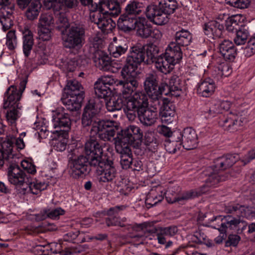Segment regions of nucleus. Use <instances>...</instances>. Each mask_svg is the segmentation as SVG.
<instances>
[{"instance_id":"f257e3e1","label":"nucleus","mask_w":255,"mask_h":255,"mask_svg":"<svg viewBox=\"0 0 255 255\" xmlns=\"http://www.w3.org/2000/svg\"><path fill=\"white\" fill-rule=\"evenodd\" d=\"M239 159V156L237 154H227L215 159L214 164L205 171L208 177L202 187V192L205 193L208 191L206 187H214L219 182L228 179L229 175L227 173L223 174L220 171L232 167Z\"/></svg>"},{"instance_id":"f03ea898","label":"nucleus","mask_w":255,"mask_h":255,"mask_svg":"<svg viewBox=\"0 0 255 255\" xmlns=\"http://www.w3.org/2000/svg\"><path fill=\"white\" fill-rule=\"evenodd\" d=\"M85 30L84 26L79 24H73L66 30L63 36V44L65 47L70 49L79 48L84 40Z\"/></svg>"},{"instance_id":"7ed1b4c3","label":"nucleus","mask_w":255,"mask_h":255,"mask_svg":"<svg viewBox=\"0 0 255 255\" xmlns=\"http://www.w3.org/2000/svg\"><path fill=\"white\" fill-rule=\"evenodd\" d=\"M143 88L149 98L150 102L153 103L155 107L159 106L161 95L164 93L163 84L158 86L157 76L155 74L146 75Z\"/></svg>"},{"instance_id":"20e7f679","label":"nucleus","mask_w":255,"mask_h":255,"mask_svg":"<svg viewBox=\"0 0 255 255\" xmlns=\"http://www.w3.org/2000/svg\"><path fill=\"white\" fill-rule=\"evenodd\" d=\"M123 81L118 82L119 86L122 88L121 96L125 100L128 99L133 92L138 87V83L134 77L135 72L131 71L128 67H125L121 72Z\"/></svg>"},{"instance_id":"39448f33","label":"nucleus","mask_w":255,"mask_h":255,"mask_svg":"<svg viewBox=\"0 0 255 255\" xmlns=\"http://www.w3.org/2000/svg\"><path fill=\"white\" fill-rule=\"evenodd\" d=\"M123 81L118 82L119 86L122 88L121 96L125 100L128 99L133 92L138 87V83L134 77L135 72L131 71L128 67H125L121 72Z\"/></svg>"},{"instance_id":"423d86ee","label":"nucleus","mask_w":255,"mask_h":255,"mask_svg":"<svg viewBox=\"0 0 255 255\" xmlns=\"http://www.w3.org/2000/svg\"><path fill=\"white\" fill-rule=\"evenodd\" d=\"M115 124V122L113 121H99L96 126L91 128V131L93 135H98L100 139L104 141H111L115 139L114 136L117 131Z\"/></svg>"},{"instance_id":"0eeeda50","label":"nucleus","mask_w":255,"mask_h":255,"mask_svg":"<svg viewBox=\"0 0 255 255\" xmlns=\"http://www.w3.org/2000/svg\"><path fill=\"white\" fill-rule=\"evenodd\" d=\"M90 159L87 156L80 155L71 159L69 162V173L74 178L83 177L90 170Z\"/></svg>"},{"instance_id":"6e6552de","label":"nucleus","mask_w":255,"mask_h":255,"mask_svg":"<svg viewBox=\"0 0 255 255\" xmlns=\"http://www.w3.org/2000/svg\"><path fill=\"white\" fill-rule=\"evenodd\" d=\"M144 47L142 45H136L132 46L129 55L127 56L126 61L127 65L131 71L135 72L138 66L142 63L145 64L146 59Z\"/></svg>"},{"instance_id":"1a4fd4ad","label":"nucleus","mask_w":255,"mask_h":255,"mask_svg":"<svg viewBox=\"0 0 255 255\" xmlns=\"http://www.w3.org/2000/svg\"><path fill=\"white\" fill-rule=\"evenodd\" d=\"M113 164L112 160L103 159L98 162L97 165L92 166L96 168V173L99 176L100 182H110L115 178L117 171Z\"/></svg>"},{"instance_id":"9d476101","label":"nucleus","mask_w":255,"mask_h":255,"mask_svg":"<svg viewBox=\"0 0 255 255\" xmlns=\"http://www.w3.org/2000/svg\"><path fill=\"white\" fill-rule=\"evenodd\" d=\"M121 132V134L118 135L115 143H121V145L129 147L134 141L140 140L142 137L140 128L134 125L128 126Z\"/></svg>"},{"instance_id":"9b49d317","label":"nucleus","mask_w":255,"mask_h":255,"mask_svg":"<svg viewBox=\"0 0 255 255\" xmlns=\"http://www.w3.org/2000/svg\"><path fill=\"white\" fill-rule=\"evenodd\" d=\"M174 138L179 139L181 145L187 150L195 148L198 142L196 131L191 128H186L182 131H174Z\"/></svg>"},{"instance_id":"f8f14e48","label":"nucleus","mask_w":255,"mask_h":255,"mask_svg":"<svg viewBox=\"0 0 255 255\" xmlns=\"http://www.w3.org/2000/svg\"><path fill=\"white\" fill-rule=\"evenodd\" d=\"M85 152L87 157L90 159L91 165H97L98 162L103 160L102 155L103 150L102 145L97 140L89 139L85 144Z\"/></svg>"},{"instance_id":"ddd939ff","label":"nucleus","mask_w":255,"mask_h":255,"mask_svg":"<svg viewBox=\"0 0 255 255\" xmlns=\"http://www.w3.org/2000/svg\"><path fill=\"white\" fill-rule=\"evenodd\" d=\"M7 176L9 182L17 187H21L25 183L27 184L25 173L16 164H12L8 168Z\"/></svg>"},{"instance_id":"4468645a","label":"nucleus","mask_w":255,"mask_h":255,"mask_svg":"<svg viewBox=\"0 0 255 255\" xmlns=\"http://www.w3.org/2000/svg\"><path fill=\"white\" fill-rule=\"evenodd\" d=\"M145 14L148 19L157 25H162L169 21L167 15L159 5H149L147 6Z\"/></svg>"},{"instance_id":"2eb2a0df","label":"nucleus","mask_w":255,"mask_h":255,"mask_svg":"<svg viewBox=\"0 0 255 255\" xmlns=\"http://www.w3.org/2000/svg\"><path fill=\"white\" fill-rule=\"evenodd\" d=\"M151 108H140L138 111V118L140 122L143 125L146 126H151L153 125L158 119V112L157 109L158 106H154L153 103H151Z\"/></svg>"},{"instance_id":"dca6fc26","label":"nucleus","mask_w":255,"mask_h":255,"mask_svg":"<svg viewBox=\"0 0 255 255\" xmlns=\"http://www.w3.org/2000/svg\"><path fill=\"white\" fill-rule=\"evenodd\" d=\"M160 100L158 107L162 104L160 112L161 121L165 123H171L175 114V106L167 99L161 97Z\"/></svg>"},{"instance_id":"f3484780","label":"nucleus","mask_w":255,"mask_h":255,"mask_svg":"<svg viewBox=\"0 0 255 255\" xmlns=\"http://www.w3.org/2000/svg\"><path fill=\"white\" fill-rule=\"evenodd\" d=\"M243 121L242 118L237 114L230 113L226 117L220 120L219 125L224 127L225 129L234 131L238 129L243 126Z\"/></svg>"},{"instance_id":"a211bd4d","label":"nucleus","mask_w":255,"mask_h":255,"mask_svg":"<svg viewBox=\"0 0 255 255\" xmlns=\"http://www.w3.org/2000/svg\"><path fill=\"white\" fill-rule=\"evenodd\" d=\"M181 79L176 75L172 76L169 80V84H163L164 94L177 97L180 96L182 87Z\"/></svg>"},{"instance_id":"6ab92c4d","label":"nucleus","mask_w":255,"mask_h":255,"mask_svg":"<svg viewBox=\"0 0 255 255\" xmlns=\"http://www.w3.org/2000/svg\"><path fill=\"white\" fill-rule=\"evenodd\" d=\"M124 206H116L110 208L105 215L109 216L106 218V223L108 226H118L124 227V223L127 221L126 218L120 219L117 217L119 212L124 209Z\"/></svg>"},{"instance_id":"aec40b11","label":"nucleus","mask_w":255,"mask_h":255,"mask_svg":"<svg viewBox=\"0 0 255 255\" xmlns=\"http://www.w3.org/2000/svg\"><path fill=\"white\" fill-rule=\"evenodd\" d=\"M138 21V17L124 13L122 14L118 21V26L124 31H130L136 28Z\"/></svg>"},{"instance_id":"412c9836","label":"nucleus","mask_w":255,"mask_h":255,"mask_svg":"<svg viewBox=\"0 0 255 255\" xmlns=\"http://www.w3.org/2000/svg\"><path fill=\"white\" fill-rule=\"evenodd\" d=\"M125 102L129 108L134 107L137 109L147 108L148 104L147 96L141 92H135Z\"/></svg>"},{"instance_id":"4be33fe9","label":"nucleus","mask_w":255,"mask_h":255,"mask_svg":"<svg viewBox=\"0 0 255 255\" xmlns=\"http://www.w3.org/2000/svg\"><path fill=\"white\" fill-rule=\"evenodd\" d=\"M115 148L117 152L121 154V165L123 169L130 168L132 158L130 147L121 145V143H115Z\"/></svg>"},{"instance_id":"5701e85b","label":"nucleus","mask_w":255,"mask_h":255,"mask_svg":"<svg viewBox=\"0 0 255 255\" xmlns=\"http://www.w3.org/2000/svg\"><path fill=\"white\" fill-rule=\"evenodd\" d=\"M6 99L3 104V108L8 109L10 107H18V102L20 100L21 93L18 92L16 87L11 86L5 93Z\"/></svg>"},{"instance_id":"b1692460","label":"nucleus","mask_w":255,"mask_h":255,"mask_svg":"<svg viewBox=\"0 0 255 255\" xmlns=\"http://www.w3.org/2000/svg\"><path fill=\"white\" fill-rule=\"evenodd\" d=\"M94 62L97 67L104 71L111 70L110 57L103 51L97 50L95 53Z\"/></svg>"},{"instance_id":"393cba45","label":"nucleus","mask_w":255,"mask_h":255,"mask_svg":"<svg viewBox=\"0 0 255 255\" xmlns=\"http://www.w3.org/2000/svg\"><path fill=\"white\" fill-rule=\"evenodd\" d=\"M219 50L225 59L233 60L236 56L237 52L234 44L229 40H224L220 44Z\"/></svg>"},{"instance_id":"a878e982","label":"nucleus","mask_w":255,"mask_h":255,"mask_svg":"<svg viewBox=\"0 0 255 255\" xmlns=\"http://www.w3.org/2000/svg\"><path fill=\"white\" fill-rule=\"evenodd\" d=\"M216 85L213 80L207 78L202 81L198 85V94L204 97H209L215 92Z\"/></svg>"},{"instance_id":"bb28decb","label":"nucleus","mask_w":255,"mask_h":255,"mask_svg":"<svg viewBox=\"0 0 255 255\" xmlns=\"http://www.w3.org/2000/svg\"><path fill=\"white\" fill-rule=\"evenodd\" d=\"M155 67L159 72L165 74H168L173 69L174 64L162 54L158 56L155 60Z\"/></svg>"},{"instance_id":"cd10ccee","label":"nucleus","mask_w":255,"mask_h":255,"mask_svg":"<svg viewBox=\"0 0 255 255\" xmlns=\"http://www.w3.org/2000/svg\"><path fill=\"white\" fill-rule=\"evenodd\" d=\"M164 55L174 65L178 63L182 58L181 47L174 42H171L169 44Z\"/></svg>"},{"instance_id":"c85d7f7f","label":"nucleus","mask_w":255,"mask_h":255,"mask_svg":"<svg viewBox=\"0 0 255 255\" xmlns=\"http://www.w3.org/2000/svg\"><path fill=\"white\" fill-rule=\"evenodd\" d=\"M224 26L217 21H211L204 25V30L205 34L212 36L213 38L220 37L224 30Z\"/></svg>"},{"instance_id":"c756f323","label":"nucleus","mask_w":255,"mask_h":255,"mask_svg":"<svg viewBox=\"0 0 255 255\" xmlns=\"http://www.w3.org/2000/svg\"><path fill=\"white\" fill-rule=\"evenodd\" d=\"M84 98L74 96L66 95L61 98L62 103L65 108L70 111L79 110L81 107V103Z\"/></svg>"},{"instance_id":"7c9ffc66","label":"nucleus","mask_w":255,"mask_h":255,"mask_svg":"<svg viewBox=\"0 0 255 255\" xmlns=\"http://www.w3.org/2000/svg\"><path fill=\"white\" fill-rule=\"evenodd\" d=\"M101 8L104 14L113 16H118L121 12L119 3L115 0H107L102 2Z\"/></svg>"},{"instance_id":"2f4dec72","label":"nucleus","mask_w":255,"mask_h":255,"mask_svg":"<svg viewBox=\"0 0 255 255\" xmlns=\"http://www.w3.org/2000/svg\"><path fill=\"white\" fill-rule=\"evenodd\" d=\"M226 222L223 223L219 228L221 234H225L228 231L236 230L242 220L240 217L235 218L231 216L225 217Z\"/></svg>"},{"instance_id":"473e14b6","label":"nucleus","mask_w":255,"mask_h":255,"mask_svg":"<svg viewBox=\"0 0 255 255\" xmlns=\"http://www.w3.org/2000/svg\"><path fill=\"white\" fill-rule=\"evenodd\" d=\"M134 30L136 31L138 36L143 38L149 37L152 33L151 27L147 24L145 18L141 17H138V21Z\"/></svg>"},{"instance_id":"72a5a7b5","label":"nucleus","mask_w":255,"mask_h":255,"mask_svg":"<svg viewBox=\"0 0 255 255\" xmlns=\"http://www.w3.org/2000/svg\"><path fill=\"white\" fill-rule=\"evenodd\" d=\"M64 90L66 91L67 95L84 97L83 88L76 80L68 81Z\"/></svg>"},{"instance_id":"f704fd0d","label":"nucleus","mask_w":255,"mask_h":255,"mask_svg":"<svg viewBox=\"0 0 255 255\" xmlns=\"http://www.w3.org/2000/svg\"><path fill=\"white\" fill-rule=\"evenodd\" d=\"M170 190L168 191L166 198L168 202L172 203L177 202L182 204L184 201L191 199L197 196V192L193 190L186 191L179 195H172V197H170Z\"/></svg>"},{"instance_id":"c9c22d12","label":"nucleus","mask_w":255,"mask_h":255,"mask_svg":"<svg viewBox=\"0 0 255 255\" xmlns=\"http://www.w3.org/2000/svg\"><path fill=\"white\" fill-rule=\"evenodd\" d=\"M127 49L128 46L120 41L111 43L108 48L110 54L115 58L119 57L125 54Z\"/></svg>"},{"instance_id":"e433bc0d","label":"nucleus","mask_w":255,"mask_h":255,"mask_svg":"<svg viewBox=\"0 0 255 255\" xmlns=\"http://www.w3.org/2000/svg\"><path fill=\"white\" fill-rule=\"evenodd\" d=\"M144 47L145 54L146 58V64L153 63L157 58V55L159 53V48L153 43H149L143 45Z\"/></svg>"},{"instance_id":"4c0bfd02","label":"nucleus","mask_w":255,"mask_h":255,"mask_svg":"<svg viewBox=\"0 0 255 255\" xmlns=\"http://www.w3.org/2000/svg\"><path fill=\"white\" fill-rule=\"evenodd\" d=\"M23 51L24 55L28 57L33 45V35L31 31L28 28H25L23 32Z\"/></svg>"},{"instance_id":"58836bf2","label":"nucleus","mask_w":255,"mask_h":255,"mask_svg":"<svg viewBox=\"0 0 255 255\" xmlns=\"http://www.w3.org/2000/svg\"><path fill=\"white\" fill-rule=\"evenodd\" d=\"M175 43L180 46H186L188 45L192 39L191 33L187 30L182 29L176 32Z\"/></svg>"},{"instance_id":"ea45409f","label":"nucleus","mask_w":255,"mask_h":255,"mask_svg":"<svg viewBox=\"0 0 255 255\" xmlns=\"http://www.w3.org/2000/svg\"><path fill=\"white\" fill-rule=\"evenodd\" d=\"M41 7V5L38 0L32 1L25 12L26 17L30 20L36 19L39 14Z\"/></svg>"},{"instance_id":"a19ab883","label":"nucleus","mask_w":255,"mask_h":255,"mask_svg":"<svg viewBox=\"0 0 255 255\" xmlns=\"http://www.w3.org/2000/svg\"><path fill=\"white\" fill-rule=\"evenodd\" d=\"M145 5L138 1H130L125 8V13L135 16L144 9Z\"/></svg>"},{"instance_id":"79ce46f5","label":"nucleus","mask_w":255,"mask_h":255,"mask_svg":"<svg viewBox=\"0 0 255 255\" xmlns=\"http://www.w3.org/2000/svg\"><path fill=\"white\" fill-rule=\"evenodd\" d=\"M65 214V211L61 208H57L53 209H45L43 212H41L38 216H41L39 218L40 220H43L46 218H49L51 219H58L59 217Z\"/></svg>"},{"instance_id":"37998d69","label":"nucleus","mask_w":255,"mask_h":255,"mask_svg":"<svg viewBox=\"0 0 255 255\" xmlns=\"http://www.w3.org/2000/svg\"><path fill=\"white\" fill-rule=\"evenodd\" d=\"M95 93L99 98H106L111 94L112 90L108 87L104 85L100 81L95 82L94 85Z\"/></svg>"},{"instance_id":"c03bdc74","label":"nucleus","mask_w":255,"mask_h":255,"mask_svg":"<svg viewBox=\"0 0 255 255\" xmlns=\"http://www.w3.org/2000/svg\"><path fill=\"white\" fill-rule=\"evenodd\" d=\"M158 5L168 16L173 13L177 7V3L175 0H161Z\"/></svg>"},{"instance_id":"a18cd8bd","label":"nucleus","mask_w":255,"mask_h":255,"mask_svg":"<svg viewBox=\"0 0 255 255\" xmlns=\"http://www.w3.org/2000/svg\"><path fill=\"white\" fill-rule=\"evenodd\" d=\"M164 146L166 150L169 153H175L177 149H179L181 146V142L179 139L174 138V132L171 139H167L165 141Z\"/></svg>"},{"instance_id":"49530a36","label":"nucleus","mask_w":255,"mask_h":255,"mask_svg":"<svg viewBox=\"0 0 255 255\" xmlns=\"http://www.w3.org/2000/svg\"><path fill=\"white\" fill-rule=\"evenodd\" d=\"M105 14L103 13L102 18L99 21L97 26L102 31L109 32L113 30L116 24L111 18L106 17Z\"/></svg>"},{"instance_id":"de8ad7c7","label":"nucleus","mask_w":255,"mask_h":255,"mask_svg":"<svg viewBox=\"0 0 255 255\" xmlns=\"http://www.w3.org/2000/svg\"><path fill=\"white\" fill-rule=\"evenodd\" d=\"M126 103L125 100L123 98H111L106 103L107 109L109 111L114 112L121 110Z\"/></svg>"},{"instance_id":"09e8293b","label":"nucleus","mask_w":255,"mask_h":255,"mask_svg":"<svg viewBox=\"0 0 255 255\" xmlns=\"http://www.w3.org/2000/svg\"><path fill=\"white\" fill-rule=\"evenodd\" d=\"M156 190L160 191L159 188L157 187L156 190L152 189L147 195L145 200L147 205L153 206L163 200V196L162 194L157 195Z\"/></svg>"},{"instance_id":"8fccbe9b","label":"nucleus","mask_w":255,"mask_h":255,"mask_svg":"<svg viewBox=\"0 0 255 255\" xmlns=\"http://www.w3.org/2000/svg\"><path fill=\"white\" fill-rule=\"evenodd\" d=\"M144 144L149 150L154 151L157 148L158 142L152 132H146L144 137Z\"/></svg>"},{"instance_id":"3c124183","label":"nucleus","mask_w":255,"mask_h":255,"mask_svg":"<svg viewBox=\"0 0 255 255\" xmlns=\"http://www.w3.org/2000/svg\"><path fill=\"white\" fill-rule=\"evenodd\" d=\"M101 105L96 100H90L84 108V112L90 115H96L100 112Z\"/></svg>"},{"instance_id":"603ef678","label":"nucleus","mask_w":255,"mask_h":255,"mask_svg":"<svg viewBox=\"0 0 255 255\" xmlns=\"http://www.w3.org/2000/svg\"><path fill=\"white\" fill-rule=\"evenodd\" d=\"M54 122L58 124V125L54 124L55 128L57 126L68 128L71 124V120L68 114L65 113H57V117L54 119Z\"/></svg>"},{"instance_id":"864d4df0","label":"nucleus","mask_w":255,"mask_h":255,"mask_svg":"<svg viewBox=\"0 0 255 255\" xmlns=\"http://www.w3.org/2000/svg\"><path fill=\"white\" fill-rule=\"evenodd\" d=\"M249 32L245 27H242L237 31L236 36L234 38V42L237 45L244 44L249 36Z\"/></svg>"},{"instance_id":"5fc2aeb1","label":"nucleus","mask_w":255,"mask_h":255,"mask_svg":"<svg viewBox=\"0 0 255 255\" xmlns=\"http://www.w3.org/2000/svg\"><path fill=\"white\" fill-rule=\"evenodd\" d=\"M54 24V19L51 14L48 13L41 14L39 19L38 26L52 28Z\"/></svg>"},{"instance_id":"6e6d98bb","label":"nucleus","mask_w":255,"mask_h":255,"mask_svg":"<svg viewBox=\"0 0 255 255\" xmlns=\"http://www.w3.org/2000/svg\"><path fill=\"white\" fill-rule=\"evenodd\" d=\"M29 190L33 194L38 195L42 190L46 189L48 184L38 181L30 182L28 184Z\"/></svg>"},{"instance_id":"4d7b16f0","label":"nucleus","mask_w":255,"mask_h":255,"mask_svg":"<svg viewBox=\"0 0 255 255\" xmlns=\"http://www.w3.org/2000/svg\"><path fill=\"white\" fill-rule=\"evenodd\" d=\"M62 3L65 5L67 7L72 8L75 5V0H48L45 1V4L48 9L53 8L56 4L61 5Z\"/></svg>"},{"instance_id":"13d9d810","label":"nucleus","mask_w":255,"mask_h":255,"mask_svg":"<svg viewBox=\"0 0 255 255\" xmlns=\"http://www.w3.org/2000/svg\"><path fill=\"white\" fill-rule=\"evenodd\" d=\"M97 120L96 116L83 112L82 117V124L84 127L92 125V128H93L96 126V124L100 121Z\"/></svg>"},{"instance_id":"bf43d9fd","label":"nucleus","mask_w":255,"mask_h":255,"mask_svg":"<svg viewBox=\"0 0 255 255\" xmlns=\"http://www.w3.org/2000/svg\"><path fill=\"white\" fill-rule=\"evenodd\" d=\"M6 45L10 50H13L17 46L15 30H10L6 34Z\"/></svg>"},{"instance_id":"052dcab7","label":"nucleus","mask_w":255,"mask_h":255,"mask_svg":"<svg viewBox=\"0 0 255 255\" xmlns=\"http://www.w3.org/2000/svg\"><path fill=\"white\" fill-rule=\"evenodd\" d=\"M243 54L246 57H251L255 54V36H252L243 49Z\"/></svg>"},{"instance_id":"680f3d73","label":"nucleus","mask_w":255,"mask_h":255,"mask_svg":"<svg viewBox=\"0 0 255 255\" xmlns=\"http://www.w3.org/2000/svg\"><path fill=\"white\" fill-rule=\"evenodd\" d=\"M9 110L7 111L6 118L7 121L11 125H14L16 121L19 117V112L17 110L18 108L16 107H10Z\"/></svg>"},{"instance_id":"e2e57ef3","label":"nucleus","mask_w":255,"mask_h":255,"mask_svg":"<svg viewBox=\"0 0 255 255\" xmlns=\"http://www.w3.org/2000/svg\"><path fill=\"white\" fill-rule=\"evenodd\" d=\"M52 28L38 26L39 38L43 41H48L51 38Z\"/></svg>"},{"instance_id":"0e129e2a","label":"nucleus","mask_w":255,"mask_h":255,"mask_svg":"<svg viewBox=\"0 0 255 255\" xmlns=\"http://www.w3.org/2000/svg\"><path fill=\"white\" fill-rule=\"evenodd\" d=\"M0 16L12 17V13L14 10V6L13 4L8 3L0 5Z\"/></svg>"},{"instance_id":"69168bd1","label":"nucleus","mask_w":255,"mask_h":255,"mask_svg":"<svg viewBox=\"0 0 255 255\" xmlns=\"http://www.w3.org/2000/svg\"><path fill=\"white\" fill-rule=\"evenodd\" d=\"M14 140V139L12 140V138H7L1 143L2 149L0 150L3 151L5 153H7V155H10L11 157L12 156V151Z\"/></svg>"},{"instance_id":"338daca9","label":"nucleus","mask_w":255,"mask_h":255,"mask_svg":"<svg viewBox=\"0 0 255 255\" xmlns=\"http://www.w3.org/2000/svg\"><path fill=\"white\" fill-rule=\"evenodd\" d=\"M98 80L100 81V82L106 86H113L114 85L119 86V85L118 83L120 82V81L114 78L112 76L109 75L102 76Z\"/></svg>"},{"instance_id":"774afa93","label":"nucleus","mask_w":255,"mask_h":255,"mask_svg":"<svg viewBox=\"0 0 255 255\" xmlns=\"http://www.w3.org/2000/svg\"><path fill=\"white\" fill-rule=\"evenodd\" d=\"M157 229L160 231V235H164L165 236H173L178 232L177 228L176 226H170L165 228L159 227Z\"/></svg>"}]
</instances>
